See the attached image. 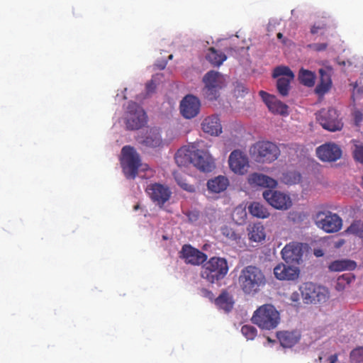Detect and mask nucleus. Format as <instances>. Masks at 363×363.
Returning <instances> with one entry per match:
<instances>
[{"label":"nucleus","instance_id":"1","mask_svg":"<svg viewBox=\"0 0 363 363\" xmlns=\"http://www.w3.org/2000/svg\"><path fill=\"white\" fill-rule=\"evenodd\" d=\"M238 281L244 294L254 295L265 286L266 278L259 267L249 265L242 269Z\"/></svg>","mask_w":363,"mask_h":363},{"label":"nucleus","instance_id":"2","mask_svg":"<svg viewBox=\"0 0 363 363\" xmlns=\"http://www.w3.org/2000/svg\"><path fill=\"white\" fill-rule=\"evenodd\" d=\"M228 270V262L225 258L213 257L203 264L201 277L208 282L214 284L224 279Z\"/></svg>","mask_w":363,"mask_h":363},{"label":"nucleus","instance_id":"3","mask_svg":"<svg viewBox=\"0 0 363 363\" xmlns=\"http://www.w3.org/2000/svg\"><path fill=\"white\" fill-rule=\"evenodd\" d=\"M252 321L262 330H272L278 325L280 317L279 313L271 304L259 306L252 317Z\"/></svg>","mask_w":363,"mask_h":363},{"label":"nucleus","instance_id":"4","mask_svg":"<svg viewBox=\"0 0 363 363\" xmlns=\"http://www.w3.org/2000/svg\"><path fill=\"white\" fill-rule=\"evenodd\" d=\"M254 159L260 163H272L277 160L280 155L279 147L270 141H258L250 149Z\"/></svg>","mask_w":363,"mask_h":363},{"label":"nucleus","instance_id":"5","mask_svg":"<svg viewBox=\"0 0 363 363\" xmlns=\"http://www.w3.org/2000/svg\"><path fill=\"white\" fill-rule=\"evenodd\" d=\"M315 225L328 233L340 231L342 227V218L328 210H320L313 216Z\"/></svg>","mask_w":363,"mask_h":363},{"label":"nucleus","instance_id":"6","mask_svg":"<svg viewBox=\"0 0 363 363\" xmlns=\"http://www.w3.org/2000/svg\"><path fill=\"white\" fill-rule=\"evenodd\" d=\"M121 166L127 179H135L138 174V168L141 165L139 154L134 147L125 145L121 150Z\"/></svg>","mask_w":363,"mask_h":363},{"label":"nucleus","instance_id":"7","mask_svg":"<svg viewBox=\"0 0 363 363\" xmlns=\"http://www.w3.org/2000/svg\"><path fill=\"white\" fill-rule=\"evenodd\" d=\"M300 290L305 303H325L329 298V292L325 287L312 282L304 283Z\"/></svg>","mask_w":363,"mask_h":363},{"label":"nucleus","instance_id":"8","mask_svg":"<svg viewBox=\"0 0 363 363\" xmlns=\"http://www.w3.org/2000/svg\"><path fill=\"white\" fill-rule=\"evenodd\" d=\"M316 120L324 129L330 132L340 130L343 127L337 111L333 108L319 111L316 113Z\"/></svg>","mask_w":363,"mask_h":363},{"label":"nucleus","instance_id":"9","mask_svg":"<svg viewBox=\"0 0 363 363\" xmlns=\"http://www.w3.org/2000/svg\"><path fill=\"white\" fill-rule=\"evenodd\" d=\"M147 123V116L143 108L135 102H130L127 108L125 125L128 130H138Z\"/></svg>","mask_w":363,"mask_h":363},{"label":"nucleus","instance_id":"10","mask_svg":"<svg viewBox=\"0 0 363 363\" xmlns=\"http://www.w3.org/2000/svg\"><path fill=\"white\" fill-rule=\"evenodd\" d=\"M263 198L273 208L278 210H288L292 206L291 197L280 191L268 189L263 191Z\"/></svg>","mask_w":363,"mask_h":363},{"label":"nucleus","instance_id":"11","mask_svg":"<svg viewBox=\"0 0 363 363\" xmlns=\"http://www.w3.org/2000/svg\"><path fill=\"white\" fill-rule=\"evenodd\" d=\"M191 163L203 172H211L215 168L213 158L208 152L203 150L197 149L192 151Z\"/></svg>","mask_w":363,"mask_h":363},{"label":"nucleus","instance_id":"12","mask_svg":"<svg viewBox=\"0 0 363 363\" xmlns=\"http://www.w3.org/2000/svg\"><path fill=\"white\" fill-rule=\"evenodd\" d=\"M146 192L151 200L160 207L170 199L172 192L167 186L159 183L151 184L146 188Z\"/></svg>","mask_w":363,"mask_h":363},{"label":"nucleus","instance_id":"13","mask_svg":"<svg viewBox=\"0 0 363 363\" xmlns=\"http://www.w3.org/2000/svg\"><path fill=\"white\" fill-rule=\"evenodd\" d=\"M228 164L235 174L243 175L247 171L249 160L245 153L240 150H235L229 155Z\"/></svg>","mask_w":363,"mask_h":363},{"label":"nucleus","instance_id":"14","mask_svg":"<svg viewBox=\"0 0 363 363\" xmlns=\"http://www.w3.org/2000/svg\"><path fill=\"white\" fill-rule=\"evenodd\" d=\"M200 108V100L191 94L184 96L179 106L182 116L186 119L196 117L199 113Z\"/></svg>","mask_w":363,"mask_h":363},{"label":"nucleus","instance_id":"15","mask_svg":"<svg viewBox=\"0 0 363 363\" xmlns=\"http://www.w3.org/2000/svg\"><path fill=\"white\" fill-rule=\"evenodd\" d=\"M180 257L187 264L200 265L207 259V255L190 245H184L180 252Z\"/></svg>","mask_w":363,"mask_h":363},{"label":"nucleus","instance_id":"16","mask_svg":"<svg viewBox=\"0 0 363 363\" xmlns=\"http://www.w3.org/2000/svg\"><path fill=\"white\" fill-rule=\"evenodd\" d=\"M318 158L323 162H335L342 156L340 147L334 143H325L316 150Z\"/></svg>","mask_w":363,"mask_h":363},{"label":"nucleus","instance_id":"17","mask_svg":"<svg viewBox=\"0 0 363 363\" xmlns=\"http://www.w3.org/2000/svg\"><path fill=\"white\" fill-rule=\"evenodd\" d=\"M259 96L272 113L282 116L288 114V106L278 100L276 96L264 91H259Z\"/></svg>","mask_w":363,"mask_h":363},{"label":"nucleus","instance_id":"18","mask_svg":"<svg viewBox=\"0 0 363 363\" xmlns=\"http://www.w3.org/2000/svg\"><path fill=\"white\" fill-rule=\"evenodd\" d=\"M274 274L279 280H295L298 277L299 270L296 267L280 263L274 267Z\"/></svg>","mask_w":363,"mask_h":363},{"label":"nucleus","instance_id":"19","mask_svg":"<svg viewBox=\"0 0 363 363\" xmlns=\"http://www.w3.org/2000/svg\"><path fill=\"white\" fill-rule=\"evenodd\" d=\"M201 128L204 133L211 135L218 136L222 133V125L218 115L206 117L201 123Z\"/></svg>","mask_w":363,"mask_h":363},{"label":"nucleus","instance_id":"20","mask_svg":"<svg viewBox=\"0 0 363 363\" xmlns=\"http://www.w3.org/2000/svg\"><path fill=\"white\" fill-rule=\"evenodd\" d=\"M248 183L252 186L274 189L278 182L273 178L260 173H252L248 177Z\"/></svg>","mask_w":363,"mask_h":363},{"label":"nucleus","instance_id":"21","mask_svg":"<svg viewBox=\"0 0 363 363\" xmlns=\"http://www.w3.org/2000/svg\"><path fill=\"white\" fill-rule=\"evenodd\" d=\"M320 82L315 87V93L323 95L327 93L332 86L331 69L329 68L319 69Z\"/></svg>","mask_w":363,"mask_h":363},{"label":"nucleus","instance_id":"22","mask_svg":"<svg viewBox=\"0 0 363 363\" xmlns=\"http://www.w3.org/2000/svg\"><path fill=\"white\" fill-rule=\"evenodd\" d=\"M146 147L155 148L162 145V140L160 130L155 128L147 130L144 139L140 142Z\"/></svg>","mask_w":363,"mask_h":363},{"label":"nucleus","instance_id":"23","mask_svg":"<svg viewBox=\"0 0 363 363\" xmlns=\"http://www.w3.org/2000/svg\"><path fill=\"white\" fill-rule=\"evenodd\" d=\"M277 338L284 347H291L296 344L301 337L298 331H281L277 333Z\"/></svg>","mask_w":363,"mask_h":363},{"label":"nucleus","instance_id":"24","mask_svg":"<svg viewBox=\"0 0 363 363\" xmlns=\"http://www.w3.org/2000/svg\"><path fill=\"white\" fill-rule=\"evenodd\" d=\"M229 186L228 179L222 175L209 179L207 182L208 189L213 193H220L226 190Z\"/></svg>","mask_w":363,"mask_h":363},{"label":"nucleus","instance_id":"25","mask_svg":"<svg viewBox=\"0 0 363 363\" xmlns=\"http://www.w3.org/2000/svg\"><path fill=\"white\" fill-rule=\"evenodd\" d=\"M283 258L287 261H298L302 256V250L298 245L288 244L281 250Z\"/></svg>","mask_w":363,"mask_h":363},{"label":"nucleus","instance_id":"26","mask_svg":"<svg viewBox=\"0 0 363 363\" xmlns=\"http://www.w3.org/2000/svg\"><path fill=\"white\" fill-rule=\"evenodd\" d=\"M247 231L248 238L252 242H260L266 238L264 228L260 223L250 225Z\"/></svg>","mask_w":363,"mask_h":363},{"label":"nucleus","instance_id":"27","mask_svg":"<svg viewBox=\"0 0 363 363\" xmlns=\"http://www.w3.org/2000/svg\"><path fill=\"white\" fill-rule=\"evenodd\" d=\"M223 76L218 72L211 70L208 72L203 78L205 85L213 86L216 88L221 89L223 86Z\"/></svg>","mask_w":363,"mask_h":363},{"label":"nucleus","instance_id":"28","mask_svg":"<svg viewBox=\"0 0 363 363\" xmlns=\"http://www.w3.org/2000/svg\"><path fill=\"white\" fill-rule=\"evenodd\" d=\"M357 264L350 259H340L332 262L328 266L331 272H341L345 270H353L356 268Z\"/></svg>","mask_w":363,"mask_h":363},{"label":"nucleus","instance_id":"29","mask_svg":"<svg viewBox=\"0 0 363 363\" xmlns=\"http://www.w3.org/2000/svg\"><path fill=\"white\" fill-rule=\"evenodd\" d=\"M316 75L315 72L301 68L298 74L299 82L307 87H312L315 85Z\"/></svg>","mask_w":363,"mask_h":363},{"label":"nucleus","instance_id":"30","mask_svg":"<svg viewBox=\"0 0 363 363\" xmlns=\"http://www.w3.org/2000/svg\"><path fill=\"white\" fill-rule=\"evenodd\" d=\"M207 60L213 66H220L227 59L226 55L221 51L210 48L206 54Z\"/></svg>","mask_w":363,"mask_h":363},{"label":"nucleus","instance_id":"31","mask_svg":"<svg viewBox=\"0 0 363 363\" xmlns=\"http://www.w3.org/2000/svg\"><path fill=\"white\" fill-rule=\"evenodd\" d=\"M215 303L218 307L227 312L230 311L233 307V298L226 291H223L215 299Z\"/></svg>","mask_w":363,"mask_h":363},{"label":"nucleus","instance_id":"32","mask_svg":"<svg viewBox=\"0 0 363 363\" xmlns=\"http://www.w3.org/2000/svg\"><path fill=\"white\" fill-rule=\"evenodd\" d=\"M248 210L252 216L259 218H267L270 215L267 208L259 202H252L248 206Z\"/></svg>","mask_w":363,"mask_h":363},{"label":"nucleus","instance_id":"33","mask_svg":"<svg viewBox=\"0 0 363 363\" xmlns=\"http://www.w3.org/2000/svg\"><path fill=\"white\" fill-rule=\"evenodd\" d=\"M191 152L185 148H181L175 154L174 160L179 167H185L191 163Z\"/></svg>","mask_w":363,"mask_h":363},{"label":"nucleus","instance_id":"34","mask_svg":"<svg viewBox=\"0 0 363 363\" xmlns=\"http://www.w3.org/2000/svg\"><path fill=\"white\" fill-rule=\"evenodd\" d=\"M301 175L296 171H287L284 172L280 178L282 183L287 185H293L300 182Z\"/></svg>","mask_w":363,"mask_h":363},{"label":"nucleus","instance_id":"35","mask_svg":"<svg viewBox=\"0 0 363 363\" xmlns=\"http://www.w3.org/2000/svg\"><path fill=\"white\" fill-rule=\"evenodd\" d=\"M272 76L274 78L285 77L289 79H294V74L291 69L286 66H278L274 68Z\"/></svg>","mask_w":363,"mask_h":363},{"label":"nucleus","instance_id":"36","mask_svg":"<svg viewBox=\"0 0 363 363\" xmlns=\"http://www.w3.org/2000/svg\"><path fill=\"white\" fill-rule=\"evenodd\" d=\"M293 79H289L285 77H279L277 82V88L279 94L286 96L290 89V83Z\"/></svg>","mask_w":363,"mask_h":363},{"label":"nucleus","instance_id":"37","mask_svg":"<svg viewBox=\"0 0 363 363\" xmlns=\"http://www.w3.org/2000/svg\"><path fill=\"white\" fill-rule=\"evenodd\" d=\"M220 89L216 86L205 85L203 89V95L206 99L210 101L216 100L219 96V90Z\"/></svg>","mask_w":363,"mask_h":363},{"label":"nucleus","instance_id":"38","mask_svg":"<svg viewBox=\"0 0 363 363\" xmlns=\"http://www.w3.org/2000/svg\"><path fill=\"white\" fill-rule=\"evenodd\" d=\"M222 235L226 238L228 240L237 242L240 239V236L232 228L225 225L221 228Z\"/></svg>","mask_w":363,"mask_h":363},{"label":"nucleus","instance_id":"39","mask_svg":"<svg viewBox=\"0 0 363 363\" xmlns=\"http://www.w3.org/2000/svg\"><path fill=\"white\" fill-rule=\"evenodd\" d=\"M351 363H363V347L352 350L350 354Z\"/></svg>","mask_w":363,"mask_h":363},{"label":"nucleus","instance_id":"40","mask_svg":"<svg viewBox=\"0 0 363 363\" xmlns=\"http://www.w3.org/2000/svg\"><path fill=\"white\" fill-rule=\"evenodd\" d=\"M241 332L247 340H253L257 335V329L252 325H243Z\"/></svg>","mask_w":363,"mask_h":363},{"label":"nucleus","instance_id":"41","mask_svg":"<svg viewBox=\"0 0 363 363\" xmlns=\"http://www.w3.org/2000/svg\"><path fill=\"white\" fill-rule=\"evenodd\" d=\"M174 178L177 182V184L184 190L189 192H194L195 191V187L186 183L184 179L181 176L175 175Z\"/></svg>","mask_w":363,"mask_h":363},{"label":"nucleus","instance_id":"42","mask_svg":"<svg viewBox=\"0 0 363 363\" xmlns=\"http://www.w3.org/2000/svg\"><path fill=\"white\" fill-rule=\"evenodd\" d=\"M305 217H306V216L303 213L297 212V211L290 212L289 214V216H288L289 220L292 221L294 223H301Z\"/></svg>","mask_w":363,"mask_h":363},{"label":"nucleus","instance_id":"43","mask_svg":"<svg viewBox=\"0 0 363 363\" xmlns=\"http://www.w3.org/2000/svg\"><path fill=\"white\" fill-rule=\"evenodd\" d=\"M353 156L356 161L363 164V145H355Z\"/></svg>","mask_w":363,"mask_h":363},{"label":"nucleus","instance_id":"44","mask_svg":"<svg viewBox=\"0 0 363 363\" xmlns=\"http://www.w3.org/2000/svg\"><path fill=\"white\" fill-rule=\"evenodd\" d=\"M327 28V25L324 23H318L314 24L311 28V34L320 33L323 34V31Z\"/></svg>","mask_w":363,"mask_h":363},{"label":"nucleus","instance_id":"45","mask_svg":"<svg viewBox=\"0 0 363 363\" xmlns=\"http://www.w3.org/2000/svg\"><path fill=\"white\" fill-rule=\"evenodd\" d=\"M308 47L315 51L320 52L326 50L328 48V44L323 43H313L308 45Z\"/></svg>","mask_w":363,"mask_h":363},{"label":"nucleus","instance_id":"46","mask_svg":"<svg viewBox=\"0 0 363 363\" xmlns=\"http://www.w3.org/2000/svg\"><path fill=\"white\" fill-rule=\"evenodd\" d=\"M352 115H353L355 125L359 126L360 123H362V121L363 120L362 113L359 110H356L353 112Z\"/></svg>","mask_w":363,"mask_h":363},{"label":"nucleus","instance_id":"47","mask_svg":"<svg viewBox=\"0 0 363 363\" xmlns=\"http://www.w3.org/2000/svg\"><path fill=\"white\" fill-rule=\"evenodd\" d=\"M352 279H354V277L352 278L350 276L347 274H343L338 278V285L345 283L349 284L351 282Z\"/></svg>","mask_w":363,"mask_h":363},{"label":"nucleus","instance_id":"48","mask_svg":"<svg viewBox=\"0 0 363 363\" xmlns=\"http://www.w3.org/2000/svg\"><path fill=\"white\" fill-rule=\"evenodd\" d=\"M201 295L207 298H208L211 301H213L214 299V295L212 291L206 289H202L201 290Z\"/></svg>","mask_w":363,"mask_h":363},{"label":"nucleus","instance_id":"49","mask_svg":"<svg viewBox=\"0 0 363 363\" xmlns=\"http://www.w3.org/2000/svg\"><path fill=\"white\" fill-rule=\"evenodd\" d=\"M156 89L155 83L151 80L146 84V91L147 94H151L155 91Z\"/></svg>","mask_w":363,"mask_h":363},{"label":"nucleus","instance_id":"50","mask_svg":"<svg viewBox=\"0 0 363 363\" xmlns=\"http://www.w3.org/2000/svg\"><path fill=\"white\" fill-rule=\"evenodd\" d=\"M347 231L350 233H352V234H354V235H358V236H362L361 234L359 233V230H358V226L355 224H352L347 230Z\"/></svg>","mask_w":363,"mask_h":363},{"label":"nucleus","instance_id":"51","mask_svg":"<svg viewBox=\"0 0 363 363\" xmlns=\"http://www.w3.org/2000/svg\"><path fill=\"white\" fill-rule=\"evenodd\" d=\"M328 363H336L337 362V354H332L328 359Z\"/></svg>","mask_w":363,"mask_h":363},{"label":"nucleus","instance_id":"52","mask_svg":"<svg viewBox=\"0 0 363 363\" xmlns=\"http://www.w3.org/2000/svg\"><path fill=\"white\" fill-rule=\"evenodd\" d=\"M314 254L316 257H320L323 255V253L322 252V251L320 250H315Z\"/></svg>","mask_w":363,"mask_h":363},{"label":"nucleus","instance_id":"53","mask_svg":"<svg viewBox=\"0 0 363 363\" xmlns=\"http://www.w3.org/2000/svg\"><path fill=\"white\" fill-rule=\"evenodd\" d=\"M298 294L297 293H294L291 296V299L293 301H297Z\"/></svg>","mask_w":363,"mask_h":363},{"label":"nucleus","instance_id":"54","mask_svg":"<svg viewBox=\"0 0 363 363\" xmlns=\"http://www.w3.org/2000/svg\"><path fill=\"white\" fill-rule=\"evenodd\" d=\"M344 284H341L340 285H338V281L337 282V285H336V289L337 290H342L344 289V286H343Z\"/></svg>","mask_w":363,"mask_h":363},{"label":"nucleus","instance_id":"55","mask_svg":"<svg viewBox=\"0 0 363 363\" xmlns=\"http://www.w3.org/2000/svg\"><path fill=\"white\" fill-rule=\"evenodd\" d=\"M277 37L279 39H281L283 38V34L281 33H278Z\"/></svg>","mask_w":363,"mask_h":363},{"label":"nucleus","instance_id":"56","mask_svg":"<svg viewBox=\"0 0 363 363\" xmlns=\"http://www.w3.org/2000/svg\"><path fill=\"white\" fill-rule=\"evenodd\" d=\"M166 63H164L163 65L160 66V69H163L165 67Z\"/></svg>","mask_w":363,"mask_h":363},{"label":"nucleus","instance_id":"57","mask_svg":"<svg viewBox=\"0 0 363 363\" xmlns=\"http://www.w3.org/2000/svg\"><path fill=\"white\" fill-rule=\"evenodd\" d=\"M190 215H191V213H189V214H188V216L189 217V219L192 220L194 219V216H191V217H190Z\"/></svg>","mask_w":363,"mask_h":363},{"label":"nucleus","instance_id":"58","mask_svg":"<svg viewBox=\"0 0 363 363\" xmlns=\"http://www.w3.org/2000/svg\"><path fill=\"white\" fill-rule=\"evenodd\" d=\"M138 208H139V206H138V205H136V206H134V209H135V210H137Z\"/></svg>","mask_w":363,"mask_h":363},{"label":"nucleus","instance_id":"59","mask_svg":"<svg viewBox=\"0 0 363 363\" xmlns=\"http://www.w3.org/2000/svg\"><path fill=\"white\" fill-rule=\"evenodd\" d=\"M361 186H362V187L363 188V177H362V183H361Z\"/></svg>","mask_w":363,"mask_h":363},{"label":"nucleus","instance_id":"60","mask_svg":"<svg viewBox=\"0 0 363 363\" xmlns=\"http://www.w3.org/2000/svg\"><path fill=\"white\" fill-rule=\"evenodd\" d=\"M196 218H197V215H194V220H196Z\"/></svg>","mask_w":363,"mask_h":363},{"label":"nucleus","instance_id":"61","mask_svg":"<svg viewBox=\"0 0 363 363\" xmlns=\"http://www.w3.org/2000/svg\"><path fill=\"white\" fill-rule=\"evenodd\" d=\"M172 57H173V56H172V55H170L169 56V59H170V60H171V59H172Z\"/></svg>","mask_w":363,"mask_h":363},{"label":"nucleus","instance_id":"62","mask_svg":"<svg viewBox=\"0 0 363 363\" xmlns=\"http://www.w3.org/2000/svg\"><path fill=\"white\" fill-rule=\"evenodd\" d=\"M242 213H244V214H245V216L246 215L245 212V211H242Z\"/></svg>","mask_w":363,"mask_h":363}]
</instances>
